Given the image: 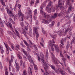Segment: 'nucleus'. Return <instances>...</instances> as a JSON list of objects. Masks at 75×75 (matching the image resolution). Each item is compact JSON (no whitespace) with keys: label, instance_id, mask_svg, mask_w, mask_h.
I'll list each match as a JSON object with an SVG mask.
<instances>
[{"label":"nucleus","instance_id":"f257e3e1","mask_svg":"<svg viewBox=\"0 0 75 75\" xmlns=\"http://www.w3.org/2000/svg\"><path fill=\"white\" fill-rule=\"evenodd\" d=\"M54 43H55V42L54 40L52 41V42H50V43L49 44V48L50 49V48L51 47V50L53 51V52L54 51V47L55 48L56 51L58 52L59 51V47H58V45L55 46V44H54Z\"/></svg>","mask_w":75,"mask_h":75},{"label":"nucleus","instance_id":"f03ea898","mask_svg":"<svg viewBox=\"0 0 75 75\" xmlns=\"http://www.w3.org/2000/svg\"><path fill=\"white\" fill-rule=\"evenodd\" d=\"M41 61L43 62V65L44 67V69L45 72V73H44V75H48L49 74V73L47 71L48 70V67L47 64H46V63L44 62V60L43 59H41Z\"/></svg>","mask_w":75,"mask_h":75},{"label":"nucleus","instance_id":"7ed1b4c3","mask_svg":"<svg viewBox=\"0 0 75 75\" xmlns=\"http://www.w3.org/2000/svg\"><path fill=\"white\" fill-rule=\"evenodd\" d=\"M18 15H19L20 17H21V19H20V21L21 22V25L22 27H23L24 26V23H23V21H24V19H23V18L24 17V15L22 14V13H21V10L20 9L18 11Z\"/></svg>","mask_w":75,"mask_h":75},{"label":"nucleus","instance_id":"20e7f679","mask_svg":"<svg viewBox=\"0 0 75 75\" xmlns=\"http://www.w3.org/2000/svg\"><path fill=\"white\" fill-rule=\"evenodd\" d=\"M58 4V8H59V9L61 10H64V7L61 6V5H62V3H61V0H59Z\"/></svg>","mask_w":75,"mask_h":75},{"label":"nucleus","instance_id":"39448f33","mask_svg":"<svg viewBox=\"0 0 75 75\" xmlns=\"http://www.w3.org/2000/svg\"><path fill=\"white\" fill-rule=\"evenodd\" d=\"M68 32H70L69 33V35L70 36H72V29H69L65 30L64 34V35H66L67 34V33Z\"/></svg>","mask_w":75,"mask_h":75},{"label":"nucleus","instance_id":"423d86ee","mask_svg":"<svg viewBox=\"0 0 75 75\" xmlns=\"http://www.w3.org/2000/svg\"><path fill=\"white\" fill-rule=\"evenodd\" d=\"M50 53H51L52 57V60L53 61V62H54V64H55V65H57V61H56V58H55V56L54 55V54L53 53L50 52Z\"/></svg>","mask_w":75,"mask_h":75},{"label":"nucleus","instance_id":"0eeeda50","mask_svg":"<svg viewBox=\"0 0 75 75\" xmlns=\"http://www.w3.org/2000/svg\"><path fill=\"white\" fill-rule=\"evenodd\" d=\"M24 54H25V55L27 56V58H28V61H29L30 63H32V62H33V60L31 59V56H30V55H27V52H26Z\"/></svg>","mask_w":75,"mask_h":75},{"label":"nucleus","instance_id":"6e6552de","mask_svg":"<svg viewBox=\"0 0 75 75\" xmlns=\"http://www.w3.org/2000/svg\"><path fill=\"white\" fill-rule=\"evenodd\" d=\"M33 30L34 32L36 34V40H38V37L39 36V34H38V32H37V28H33Z\"/></svg>","mask_w":75,"mask_h":75},{"label":"nucleus","instance_id":"1a4fd4ad","mask_svg":"<svg viewBox=\"0 0 75 75\" xmlns=\"http://www.w3.org/2000/svg\"><path fill=\"white\" fill-rule=\"evenodd\" d=\"M74 10V8L72 7V6H70L67 11V13H69L70 12H73Z\"/></svg>","mask_w":75,"mask_h":75},{"label":"nucleus","instance_id":"9d476101","mask_svg":"<svg viewBox=\"0 0 75 75\" xmlns=\"http://www.w3.org/2000/svg\"><path fill=\"white\" fill-rule=\"evenodd\" d=\"M64 27H65L67 29H65V30H69V29H72L71 28V27H72V26L70 27L69 28V27H70V25L69 24H68V23H67L66 24H65L64 25Z\"/></svg>","mask_w":75,"mask_h":75},{"label":"nucleus","instance_id":"9b49d317","mask_svg":"<svg viewBox=\"0 0 75 75\" xmlns=\"http://www.w3.org/2000/svg\"><path fill=\"white\" fill-rule=\"evenodd\" d=\"M50 67L51 68L54 69V71L56 72V73L57 74H58V70L57 68H55V67L54 65H50Z\"/></svg>","mask_w":75,"mask_h":75},{"label":"nucleus","instance_id":"f8f14e48","mask_svg":"<svg viewBox=\"0 0 75 75\" xmlns=\"http://www.w3.org/2000/svg\"><path fill=\"white\" fill-rule=\"evenodd\" d=\"M58 72H59L61 74H62V75H66L67 73L64 71L62 69H60L58 70Z\"/></svg>","mask_w":75,"mask_h":75},{"label":"nucleus","instance_id":"ddd939ff","mask_svg":"<svg viewBox=\"0 0 75 75\" xmlns=\"http://www.w3.org/2000/svg\"><path fill=\"white\" fill-rule=\"evenodd\" d=\"M11 60H10L9 62V66L11 65V63L13 62V59H14V56L12 55L11 56Z\"/></svg>","mask_w":75,"mask_h":75},{"label":"nucleus","instance_id":"4468645a","mask_svg":"<svg viewBox=\"0 0 75 75\" xmlns=\"http://www.w3.org/2000/svg\"><path fill=\"white\" fill-rule=\"evenodd\" d=\"M15 68H16L17 69L18 71V70H19L20 67L18 63L15 62Z\"/></svg>","mask_w":75,"mask_h":75},{"label":"nucleus","instance_id":"2eb2a0df","mask_svg":"<svg viewBox=\"0 0 75 75\" xmlns=\"http://www.w3.org/2000/svg\"><path fill=\"white\" fill-rule=\"evenodd\" d=\"M4 23H5L7 27H10V28L12 29V25H11V23H9V24L8 25L4 21Z\"/></svg>","mask_w":75,"mask_h":75},{"label":"nucleus","instance_id":"dca6fc26","mask_svg":"<svg viewBox=\"0 0 75 75\" xmlns=\"http://www.w3.org/2000/svg\"><path fill=\"white\" fill-rule=\"evenodd\" d=\"M47 12L49 13H50L51 11V8H50V6H47Z\"/></svg>","mask_w":75,"mask_h":75},{"label":"nucleus","instance_id":"f3484780","mask_svg":"<svg viewBox=\"0 0 75 75\" xmlns=\"http://www.w3.org/2000/svg\"><path fill=\"white\" fill-rule=\"evenodd\" d=\"M20 33H23L22 34H24L25 37L27 38V35L26 34H27V33L26 32H25V30L23 29L22 31H20Z\"/></svg>","mask_w":75,"mask_h":75},{"label":"nucleus","instance_id":"a211bd4d","mask_svg":"<svg viewBox=\"0 0 75 75\" xmlns=\"http://www.w3.org/2000/svg\"><path fill=\"white\" fill-rule=\"evenodd\" d=\"M65 41H66V39L65 38H62L61 39L60 41V43L61 44L64 45V42H65Z\"/></svg>","mask_w":75,"mask_h":75},{"label":"nucleus","instance_id":"6ab92c4d","mask_svg":"<svg viewBox=\"0 0 75 75\" xmlns=\"http://www.w3.org/2000/svg\"><path fill=\"white\" fill-rule=\"evenodd\" d=\"M34 11V18L35 20L37 18V17H35V16H36V14H37V9H35Z\"/></svg>","mask_w":75,"mask_h":75},{"label":"nucleus","instance_id":"aec40b11","mask_svg":"<svg viewBox=\"0 0 75 75\" xmlns=\"http://www.w3.org/2000/svg\"><path fill=\"white\" fill-rule=\"evenodd\" d=\"M5 75H8V70L6 67H5Z\"/></svg>","mask_w":75,"mask_h":75},{"label":"nucleus","instance_id":"412c9836","mask_svg":"<svg viewBox=\"0 0 75 75\" xmlns=\"http://www.w3.org/2000/svg\"><path fill=\"white\" fill-rule=\"evenodd\" d=\"M45 57L46 59H48V52L47 49L46 50Z\"/></svg>","mask_w":75,"mask_h":75},{"label":"nucleus","instance_id":"4be33fe9","mask_svg":"<svg viewBox=\"0 0 75 75\" xmlns=\"http://www.w3.org/2000/svg\"><path fill=\"white\" fill-rule=\"evenodd\" d=\"M50 35L53 38H55L57 36V34H55V33H54L53 35L50 34Z\"/></svg>","mask_w":75,"mask_h":75},{"label":"nucleus","instance_id":"5701e85b","mask_svg":"<svg viewBox=\"0 0 75 75\" xmlns=\"http://www.w3.org/2000/svg\"><path fill=\"white\" fill-rule=\"evenodd\" d=\"M43 21H42V23H44V24H48L49 23L48 21L45 19H43Z\"/></svg>","mask_w":75,"mask_h":75},{"label":"nucleus","instance_id":"b1692460","mask_svg":"<svg viewBox=\"0 0 75 75\" xmlns=\"http://www.w3.org/2000/svg\"><path fill=\"white\" fill-rule=\"evenodd\" d=\"M44 7H43V6H41L40 7V13H41L42 14H44V12H43V8Z\"/></svg>","mask_w":75,"mask_h":75},{"label":"nucleus","instance_id":"393cba45","mask_svg":"<svg viewBox=\"0 0 75 75\" xmlns=\"http://www.w3.org/2000/svg\"><path fill=\"white\" fill-rule=\"evenodd\" d=\"M53 18V16L51 15V16L49 18V19H48V21L49 22H51L52 20V18Z\"/></svg>","mask_w":75,"mask_h":75},{"label":"nucleus","instance_id":"a878e982","mask_svg":"<svg viewBox=\"0 0 75 75\" xmlns=\"http://www.w3.org/2000/svg\"><path fill=\"white\" fill-rule=\"evenodd\" d=\"M44 16L45 17V18H48L50 17V16L48 14H47V13H44Z\"/></svg>","mask_w":75,"mask_h":75},{"label":"nucleus","instance_id":"bb28decb","mask_svg":"<svg viewBox=\"0 0 75 75\" xmlns=\"http://www.w3.org/2000/svg\"><path fill=\"white\" fill-rule=\"evenodd\" d=\"M0 2L1 3L2 5H3V6H5V2H4V0H1Z\"/></svg>","mask_w":75,"mask_h":75},{"label":"nucleus","instance_id":"cd10ccee","mask_svg":"<svg viewBox=\"0 0 75 75\" xmlns=\"http://www.w3.org/2000/svg\"><path fill=\"white\" fill-rule=\"evenodd\" d=\"M10 14V16H11L12 17H14V15H13V13L11 11H9V14Z\"/></svg>","mask_w":75,"mask_h":75},{"label":"nucleus","instance_id":"c85d7f7f","mask_svg":"<svg viewBox=\"0 0 75 75\" xmlns=\"http://www.w3.org/2000/svg\"><path fill=\"white\" fill-rule=\"evenodd\" d=\"M62 31H58L57 33L59 35H62Z\"/></svg>","mask_w":75,"mask_h":75},{"label":"nucleus","instance_id":"c756f323","mask_svg":"<svg viewBox=\"0 0 75 75\" xmlns=\"http://www.w3.org/2000/svg\"><path fill=\"white\" fill-rule=\"evenodd\" d=\"M10 35H11V37H14V34L13 33H12L10 31H8Z\"/></svg>","mask_w":75,"mask_h":75},{"label":"nucleus","instance_id":"7c9ffc66","mask_svg":"<svg viewBox=\"0 0 75 75\" xmlns=\"http://www.w3.org/2000/svg\"><path fill=\"white\" fill-rule=\"evenodd\" d=\"M23 41L27 47H28L29 45L28 44V42H26L25 40H23Z\"/></svg>","mask_w":75,"mask_h":75},{"label":"nucleus","instance_id":"2f4dec72","mask_svg":"<svg viewBox=\"0 0 75 75\" xmlns=\"http://www.w3.org/2000/svg\"><path fill=\"white\" fill-rule=\"evenodd\" d=\"M15 31L16 32V33L17 34L16 35L18 36L19 38H20V36H19V33H18V31H17V29H15Z\"/></svg>","mask_w":75,"mask_h":75},{"label":"nucleus","instance_id":"473e14b6","mask_svg":"<svg viewBox=\"0 0 75 75\" xmlns=\"http://www.w3.org/2000/svg\"><path fill=\"white\" fill-rule=\"evenodd\" d=\"M69 47V42H68L67 43V45L66 46V49L67 50L68 49V48Z\"/></svg>","mask_w":75,"mask_h":75},{"label":"nucleus","instance_id":"72a5a7b5","mask_svg":"<svg viewBox=\"0 0 75 75\" xmlns=\"http://www.w3.org/2000/svg\"><path fill=\"white\" fill-rule=\"evenodd\" d=\"M34 3V0H32L31 1L30 3V6H32Z\"/></svg>","mask_w":75,"mask_h":75},{"label":"nucleus","instance_id":"f704fd0d","mask_svg":"<svg viewBox=\"0 0 75 75\" xmlns=\"http://www.w3.org/2000/svg\"><path fill=\"white\" fill-rule=\"evenodd\" d=\"M57 16H58V13H55L53 16V18H55L57 17Z\"/></svg>","mask_w":75,"mask_h":75},{"label":"nucleus","instance_id":"c9c22d12","mask_svg":"<svg viewBox=\"0 0 75 75\" xmlns=\"http://www.w3.org/2000/svg\"><path fill=\"white\" fill-rule=\"evenodd\" d=\"M1 18H0V24L1 26V27H4V25H3V24L2 23V22H1Z\"/></svg>","mask_w":75,"mask_h":75},{"label":"nucleus","instance_id":"e433bc0d","mask_svg":"<svg viewBox=\"0 0 75 75\" xmlns=\"http://www.w3.org/2000/svg\"><path fill=\"white\" fill-rule=\"evenodd\" d=\"M52 2L50 1L49 3V6L51 7V6H52V7H53L54 6L53 5H52Z\"/></svg>","mask_w":75,"mask_h":75},{"label":"nucleus","instance_id":"4c0bfd02","mask_svg":"<svg viewBox=\"0 0 75 75\" xmlns=\"http://www.w3.org/2000/svg\"><path fill=\"white\" fill-rule=\"evenodd\" d=\"M17 55L18 57V58L19 59H22V57L20 56V55H19L18 54H17Z\"/></svg>","mask_w":75,"mask_h":75},{"label":"nucleus","instance_id":"58836bf2","mask_svg":"<svg viewBox=\"0 0 75 75\" xmlns=\"http://www.w3.org/2000/svg\"><path fill=\"white\" fill-rule=\"evenodd\" d=\"M62 59L63 61L64 62V64L65 67H67V66L66 65V64H65V59L64 58H62Z\"/></svg>","mask_w":75,"mask_h":75},{"label":"nucleus","instance_id":"ea45409f","mask_svg":"<svg viewBox=\"0 0 75 75\" xmlns=\"http://www.w3.org/2000/svg\"><path fill=\"white\" fill-rule=\"evenodd\" d=\"M10 44L11 45V48H12L13 50H14V46H13V45L11 43Z\"/></svg>","mask_w":75,"mask_h":75},{"label":"nucleus","instance_id":"a19ab883","mask_svg":"<svg viewBox=\"0 0 75 75\" xmlns=\"http://www.w3.org/2000/svg\"><path fill=\"white\" fill-rule=\"evenodd\" d=\"M34 67L35 70L36 71H37V69H38V67H37V65L34 64Z\"/></svg>","mask_w":75,"mask_h":75},{"label":"nucleus","instance_id":"79ce46f5","mask_svg":"<svg viewBox=\"0 0 75 75\" xmlns=\"http://www.w3.org/2000/svg\"><path fill=\"white\" fill-rule=\"evenodd\" d=\"M47 0H46L43 3V6H46V4L47 3Z\"/></svg>","mask_w":75,"mask_h":75},{"label":"nucleus","instance_id":"37998d69","mask_svg":"<svg viewBox=\"0 0 75 75\" xmlns=\"http://www.w3.org/2000/svg\"><path fill=\"white\" fill-rule=\"evenodd\" d=\"M71 1V0H67L66 2V4L67 5H69V3L70 2V1Z\"/></svg>","mask_w":75,"mask_h":75},{"label":"nucleus","instance_id":"c03bdc74","mask_svg":"<svg viewBox=\"0 0 75 75\" xmlns=\"http://www.w3.org/2000/svg\"><path fill=\"white\" fill-rule=\"evenodd\" d=\"M74 40H75V38H74L72 40V41H71V45H72V42H74Z\"/></svg>","mask_w":75,"mask_h":75},{"label":"nucleus","instance_id":"a18cd8bd","mask_svg":"<svg viewBox=\"0 0 75 75\" xmlns=\"http://www.w3.org/2000/svg\"><path fill=\"white\" fill-rule=\"evenodd\" d=\"M69 18V15H66L64 17V18Z\"/></svg>","mask_w":75,"mask_h":75},{"label":"nucleus","instance_id":"49530a36","mask_svg":"<svg viewBox=\"0 0 75 75\" xmlns=\"http://www.w3.org/2000/svg\"><path fill=\"white\" fill-rule=\"evenodd\" d=\"M33 47H34L35 50L36 51H37V50H38V48H37V46H36V45H33Z\"/></svg>","mask_w":75,"mask_h":75},{"label":"nucleus","instance_id":"de8ad7c7","mask_svg":"<svg viewBox=\"0 0 75 75\" xmlns=\"http://www.w3.org/2000/svg\"><path fill=\"white\" fill-rule=\"evenodd\" d=\"M42 31L43 32V33L44 34H45L46 33V32L44 31V29H43L42 28Z\"/></svg>","mask_w":75,"mask_h":75},{"label":"nucleus","instance_id":"09e8293b","mask_svg":"<svg viewBox=\"0 0 75 75\" xmlns=\"http://www.w3.org/2000/svg\"><path fill=\"white\" fill-rule=\"evenodd\" d=\"M27 75V73H26V71H25V70H24L23 71V74L22 75Z\"/></svg>","mask_w":75,"mask_h":75},{"label":"nucleus","instance_id":"8fccbe9b","mask_svg":"<svg viewBox=\"0 0 75 75\" xmlns=\"http://www.w3.org/2000/svg\"><path fill=\"white\" fill-rule=\"evenodd\" d=\"M6 53L7 54H8H8H9V52H8V48H6Z\"/></svg>","mask_w":75,"mask_h":75},{"label":"nucleus","instance_id":"3c124183","mask_svg":"<svg viewBox=\"0 0 75 75\" xmlns=\"http://www.w3.org/2000/svg\"><path fill=\"white\" fill-rule=\"evenodd\" d=\"M58 62L59 63V64H61V65L62 66H63V63H62V62H60V61L58 60Z\"/></svg>","mask_w":75,"mask_h":75},{"label":"nucleus","instance_id":"603ef678","mask_svg":"<svg viewBox=\"0 0 75 75\" xmlns=\"http://www.w3.org/2000/svg\"><path fill=\"white\" fill-rule=\"evenodd\" d=\"M61 16H62V12H60L58 14V16L59 17Z\"/></svg>","mask_w":75,"mask_h":75},{"label":"nucleus","instance_id":"864d4df0","mask_svg":"<svg viewBox=\"0 0 75 75\" xmlns=\"http://www.w3.org/2000/svg\"><path fill=\"white\" fill-rule=\"evenodd\" d=\"M28 47H27V50H28V51H31V49H30V48H29V47H28V46H27Z\"/></svg>","mask_w":75,"mask_h":75},{"label":"nucleus","instance_id":"5fc2aeb1","mask_svg":"<svg viewBox=\"0 0 75 75\" xmlns=\"http://www.w3.org/2000/svg\"><path fill=\"white\" fill-rule=\"evenodd\" d=\"M16 6H17V5L16 4L15 5V7H14V11H16V8H17V7Z\"/></svg>","mask_w":75,"mask_h":75},{"label":"nucleus","instance_id":"6e6d98bb","mask_svg":"<svg viewBox=\"0 0 75 75\" xmlns=\"http://www.w3.org/2000/svg\"><path fill=\"white\" fill-rule=\"evenodd\" d=\"M23 58L25 61H27V59L26 57L25 56H23Z\"/></svg>","mask_w":75,"mask_h":75},{"label":"nucleus","instance_id":"4d7b16f0","mask_svg":"<svg viewBox=\"0 0 75 75\" xmlns=\"http://www.w3.org/2000/svg\"><path fill=\"white\" fill-rule=\"evenodd\" d=\"M60 57H62V58H63V57H64L63 54H62V53H61V52L60 53Z\"/></svg>","mask_w":75,"mask_h":75},{"label":"nucleus","instance_id":"13d9d810","mask_svg":"<svg viewBox=\"0 0 75 75\" xmlns=\"http://www.w3.org/2000/svg\"><path fill=\"white\" fill-rule=\"evenodd\" d=\"M30 16L31 17V18H32V15H30V14H29V16L28 15H27V17L28 18H29V17H30Z\"/></svg>","mask_w":75,"mask_h":75},{"label":"nucleus","instance_id":"bf43d9fd","mask_svg":"<svg viewBox=\"0 0 75 75\" xmlns=\"http://www.w3.org/2000/svg\"><path fill=\"white\" fill-rule=\"evenodd\" d=\"M6 62H8L9 61V58H7L6 59Z\"/></svg>","mask_w":75,"mask_h":75},{"label":"nucleus","instance_id":"052dcab7","mask_svg":"<svg viewBox=\"0 0 75 75\" xmlns=\"http://www.w3.org/2000/svg\"><path fill=\"white\" fill-rule=\"evenodd\" d=\"M16 47L17 48H18V49H19L20 48V46H19V45H16Z\"/></svg>","mask_w":75,"mask_h":75},{"label":"nucleus","instance_id":"680f3d73","mask_svg":"<svg viewBox=\"0 0 75 75\" xmlns=\"http://www.w3.org/2000/svg\"><path fill=\"white\" fill-rule=\"evenodd\" d=\"M18 7L19 8V9H20V7H21V5L20 4H18Z\"/></svg>","mask_w":75,"mask_h":75},{"label":"nucleus","instance_id":"e2e57ef3","mask_svg":"<svg viewBox=\"0 0 75 75\" xmlns=\"http://www.w3.org/2000/svg\"><path fill=\"white\" fill-rule=\"evenodd\" d=\"M40 45H42V47H44V44H42V43L40 42Z\"/></svg>","mask_w":75,"mask_h":75},{"label":"nucleus","instance_id":"0e129e2a","mask_svg":"<svg viewBox=\"0 0 75 75\" xmlns=\"http://www.w3.org/2000/svg\"><path fill=\"white\" fill-rule=\"evenodd\" d=\"M64 44H63H63H62V45L61 44L60 45V47H62V48H64Z\"/></svg>","mask_w":75,"mask_h":75},{"label":"nucleus","instance_id":"69168bd1","mask_svg":"<svg viewBox=\"0 0 75 75\" xmlns=\"http://www.w3.org/2000/svg\"><path fill=\"white\" fill-rule=\"evenodd\" d=\"M4 44L6 48H7L8 46L7 45H6V43H4Z\"/></svg>","mask_w":75,"mask_h":75},{"label":"nucleus","instance_id":"338daca9","mask_svg":"<svg viewBox=\"0 0 75 75\" xmlns=\"http://www.w3.org/2000/svg\"><path fill=\"white\" fill-rule=\"evenodd\" d=\"M22 64H23V61L21 60L20 66H21V65H22Z\"/></svg>","mask_w":75,"mask_h":75},{"label":"nucleus","instance_id":"774afa93","mask_svg":"<svg viewBox=\"0 0 75 75\" xmlns=\"http://www.w3.org/2000/svg\"><path fill=\"white\" fill-rule=\"evenodd\" d=\"M73 20L75 21V14H74V16L73 17Z\"/></svg>","mask_w":75,"mask_h":75}]
</instances>
